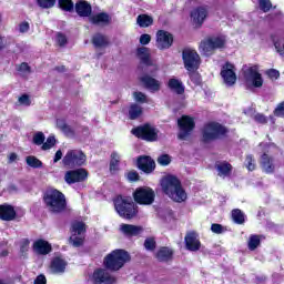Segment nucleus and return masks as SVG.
I'll return each mask as SVG.
<instances>
[{
    "mask_svg": "<svg viewBox=\"0 0 284 284\" xmlns=\"http://www.w3.org/2000/svg\"><path fill=\"white\" fill-rule=\"evenodd\" d=\"M44 207L50 214H63L68 210L65 194L57 189H49L42 194Z\"/></svg>",
    "mask_w": 284,
    "mask_h": 284,
    "instance_id": "nucleus-1",
    "label": "nucleus"
},
{
    "mask_svg": "<svg viewBox=\"0 0 284 284\" xmlns=\"http://www.w3.org/2000/svg\"><path fill=\"white\" fill-rule=\"evenodd\" d=\"M162 192L175 201V203H183L187 201V193H185V189H183V184H181V180L175 175H166L161 180Z\"/></svg>",
    "mask_w": 284,
    "mask_h": 284,
    "instance_id": "nucleus-2",
    "label": "nucleus"
},
{
    "mask_svg": "<svg viewBox=\"0 0 284 284\" xmlns=\"http://www.w3.org/2000/svg\"><path fill=\"white\" fill-rule=\"evenodd\" d=\"M230 134V129L227 126L216 122L211 121L203 125L201 129V143L207 145L214 143V141H223L227 139Z\"/></svg>",
    "mask_w": 284,
    "mask_h": 284,
    "instance_id": "nucleus-3",
    "label": "nucleus"
},
{
    "mask_svg": "<svg viewBox=\"0 0 284 284\" xmlns=\"http://www.w3.org/2000/svg\"><path fill=\"white\" fill-rule=\"evenodd\" d=\"M113 204L115 211L118 212L119 216H121V219H126L128 221H130L136 217V215L139 214V206L130 196L118 195L113 200Z\"/></svg>",
    "mask_w": 284,
    "mask_h": 284,
    "instance_id": "nucleus-4",
    "label": "nucleus"
},
{
    "mask_svg": "<svg viewBox=\"0 0 284 284\" xmlns=\"http://www.w3.org/2000/svg\"><path fill=\"white\" fill-rule=\"evenodd\" d=\"M131 261L132 256L128 251L118 248L104 257L103 264L105 270H109L110 272H119V270H121L125 263H130Z\"/></svg>",
    "mask_w": 284,
    "mask_h": 284,
    "instance_id": "nucleus-5",
    "label": "nucleus"
},
{
    "mask_svg": "<svg viewBox=\"0 0 284 284\" xmlns=\"http://www.w3.org/2000/svg\"><path fill=\"white\" fill-rule=\"evenodd\" d=\"M131 134L146 143H154L159 141V129L151 123L140 124L131 130Z\"/></svg>",
    "mask_w": 284,
    "mask_h": 284,
    "instance_id": "nucleus-6",
    "label": "nucleus"
},
{
    "mask_svg": "<svg viewBox=\"0 0 284 284\" xmlns=\"http://www.w3.org/2000/svg\"><path fill=\"white\" fill-rule=\"evenodd\" d=\"M88 161V155L81 150H69L62 159L63 168L67 170H77V168H83Z\"/></svg>",
    "mask_w": 284,
    "mask_h": 284,
    "instance_id": "nucleus-7",
    "label": "nucleus"
},
{
    "mask_svg": "<svg viewBox=\"0 0 284 284\" xmlns=\"http://www.w3.org/2000/svg\"><path fill=\"white\" fill-rule=\"evenodd\" d=\"M225 43L226 40L221 36L207 37L201 41L200 50L205 54V57H212L215 50H222V48H225Z\"/></svg>",
    "mask_w": 284,
    "mask_h": 284,
    "instance_id": "nucleus-8",
    "label": "nucleus"
},
{
    "mask_svg": "<svg viewBox=\"0 0 284 284\" xmlns=\"http://www.w3.org/2000/svg\"><path fill=\"white\" fill-rule=\"evenodd\" d=\"M178 139L180 141H186L187 136H192V132L196 129V122L191 115H182L178 119Z\"/></svg>",
    "mask_w": 284,
    "mask_h": 284,
    "instance_id": "nucleus-9",
    "label": "nucleus"
},
{
    "mask_svg": "<svg viewBox=\"0 0 284 284\" xmlns=\"http://www.w3.org/2000/svg\"><path fill=\"white\" fill-rule=\"evenodd\" d=\"M155 199L156 193L150 186H139L133 192V200L138 205H152Z\"/></svg>",
    "mask_w": 284,
    "mask_h": 284,
    "instance_id": "nucleus-10",
    "label": "nucleus"
},
{
    "mask_svg": "<svg viewBox=\"0 0 284 284\" xmlns=\"http://www.w3.org/2000/svg\"><path fill=\"white\" fill-rule=\"evenodd\" d=\"M182 60L185 70H199L201 68V55L193 49H183Z\"/></svg>",
    "mask_w": 284,
    "mask_h": 284,
    "instance_id": "nucleus-11",
    "label": "nucleus"
},
{
    "mask_svg": "<svg viewBox=\"0 0 284 284\" xmlns=\"http://www.w3.org/2000/svg\"><path fill=\"white\" fill-rule=\"evenodd\" d=\"M159 69L156 67H153L152 69H145L146 74L142 75L140 78V82L142 85L150 90V92H159L161 90V82L153 77L156 74V71Z\"/></svg>",
    "mask_w": 284,
    "mask_h": 284,
    "instance_id": "nucleus-12",
    "label": "nucleus"
},
{
    "mask_svg": "<svg viewBox=\"0 0 284 284\" xmlns=\"http://www.w3.org/2000/svg\"><path fill=\"white\" fill-rule=\"evenodd\" d=\"M88 176L90 173L79 166L77 169H70L64 173V181L68 185H74V183H83V181H88Z\"/></svg>",
    "mask_w": 284,
    "mask_h": 284,
    "instance_id": "nucleus-13",
    "label": "nucleus"
},
{
    "mask_svg": "<svg viewBox=\"0 0 284 284\" xmlns=\"http://www.w3.org/2000/svg\"><path fill=\"white\" fill-rule=\"evenodd\" d=\"M135 165L144 174H152L156 170V162L150 155H139Z\"/></svg>",
    "mask_w": 284,
    "mask_h": 284,
    "instance_id": "nucleus-14",
    "label": "nucleus"
},
{
    "mask_svg": "<svg viewBox=\"0 0 284 284\" xmlns=\"http://www.w3.org/2000/svg\"><path fill=\"white\" fill-rule=\"evenodd\" d=\"M245 81H251L253 88H263V75L258 72V65L250 67L243 71Z\"/></svg>",
    "mask_w": 284,
    "mask_h": 284,
    "instance_id": "nucleus-15",
    "label": "nucleus"
},
{
    "mask_svg": "<svg viewBox=\"0 0 284 284\" xmlns=\"http://www.w3.org/2000/svg\"><path fill=\"white\" fill-rule=\"evenodd\" d=\"M172 45H174V34L165 30H158L156 32L158 50H170Z\"/></svg>",
    "mask_w": 284,
    "mask_h": 284,
    "instance_id": "nucleus-16",
    "label": "nucleus"
},
{
    "mask_svg": "<svg viewBox=\"0 0 284 284\" xmlns=\"http://www.w3.org/2000/svg\"><path fill=\"white\" fill-rule=\"evenodd\" d=\"M221 77L229 88L236 84V72L234 71V64L226 62L221 70Z\"/></svg>",
    "mask_w": 284,
    "mask_h": 284,
    "instance_id": "nucleus-17",
    "label": "nucleus"
},
{
    "mask_svg": "<svg viewBox=\"0 0 284 284\" xmlns=\"http://www.w3.org/2000/svg\"><path fill=\"white\" fill-rule=\"evenodd\" d=\"M93 283L94 284H114L116 283V277L112 276L104 268H97L93 272Z\"/></svg>",
    "mask_w": 284,
    "mask_h": 284,
    "instance_id": "nucleus-18",
    "label": "nucleus"
},
{
    "mask_svg": "<svg viewBox=\"0 0 284 284\" xmlns=\"http://www.w3.org/2000/svg\"><path fill=\"white\" fill-rule=\"evenodd\" d=\"M207 6H200L194 8L191 11V19H193V23H195V26L197 28H201V26H203V23H205V20L207 19Z\"/></svg>",
    "mask_w": 284,
    "mask_h": 284,
    "instance_id": "nucleus-19",
    "label": "nucleus"
},
{
    "mask_svg": "<svg viewBox=\"0 0 284 284\" xmlns=\"http://www.w3.org/2000/svg\"><path fill=\"white\" fill-rule=\"evenodd\" d=\"M158 263H170L174 261V250L169 246H160L154 253Z\"/></svg>",
    "mask_w": 284,
    "mask_h": 284,
    "instance_id": "nucleus-20",
    "label": "nucleus"
},
{
    "mask_svg": "<svg viewBox=\"0 0 284 284\" xmlns=\"http://www.w3.org/2000/svg\"><path fill=\"white\" fill-rule=\"evenodd\" d=\"M184 243L189 252H199L201 250V240H199V234L194 231L186 233Z\"/></svg>",
    "mask_w": 284,
    "mask_h": 284,
    "instance_id": "nucleus-21",
    "label": "nucleus"
},
{
    "mask_svg": "<svg viewBox=\"0 0 284 284\" xmlns=\"http://www.w3.org/2000/svg\"><path fill=\"white\" fill-rule=\"evenodd\" d=\"M73 10H75L78 17H82L83 19L91 17L92 14V4L85 0H78L74 4Z\"/></svg>",
    "mask_w": 284,
    "mask_h": 284,
    "instance_id": "nucleus-22",
    "label": "nucleus"
},
{
    "mask_svg": "<svg viewBox=\"0 0 284 284\" xmlns=\"http://www.w3.org/2000/svg\"><path fill=\"white\" fill-rule=\"evenodd\" d=\"M89 22L92 26H110L112 23V17L108 12H99L89 17Z\"/></svg>",
    "mask_w": 284,
    "mask_h": 284,
    "instance_id": "nucleus-23",
    "label": "nucleus"
},
{
    "mask_svg": "<svg viewBox=\"0 0 284 284\" xmlns=\"http://www.w3.org/2000/svg\"><path fill=\"white\" fill-rule=\"evenodd\" d=\"M33 251L40 256H47L52 252V244L43 239H39L33 243Z\"/></svg>",
    "mask_w": 284,
    "mask_h": 284,
    "instance_id": "nucleus-24",
    "label": "nucleus"
},
{
    "mask_svg": "<svg viewBox=\"0 0 284 284\" xmlns=\"http://www.w3.org/2000/svg\"><path fill=\"white\" fill-rule=\"evenodd\" d=\"M260 165L265 174H274L276 171V165H274V158L267 153L262 154Z\"/></svg>",
    "mask_w": 284,
    "mask_h": 284,
    "instance_id": "nucleus-25",
    "label": "nucleus"
},
{
    "mask_svg": "<svg viewBox=\"0 0 284 284\" xmlns=\"http://www.w3.org/2000/svg\"><path fill=\"white\" fill-rule=\"evenodd\" d=\"M17 219V211L11 204H0V221H14Z\"/></svg>",
    "mask_w": 284,
    "mask_h": 284,
    "instance_id": "nucleus-26",
    "label": "nucleus"
},
{
    "mask_svg": "<svg viewBox=\"0 0 284 284\" xmlns=\"http://www.w3.org/2000/svg\"><path fill=\"white\" fill-rule=\"evenodd\" d=\"M215 170L217 172V176H223V179H225L226 176L232 175L233 166L227 161H217L215 163Z\"/></svg>",
    "mask_w": 284,
    "mask_h": 284,
    "instance_id": "nucleus-27",
    "label": "nucleus"
},
{
    "mask_svg": "<svg viewBox=\"0 0 284 284\" xmlns=\"http://www.w3.org/2000/svg\"><path fill=\"white\" fill-rule=\"evenodd\" d=\"M168 88L171 92H174L178 95L185 94V85H183V82L176 78L169 79Z\"/></svg>",
    "mask_w": 284,
    "mask_h": 284,
    "instance_id": "nucleus-28",
    "label": "nucleus"
},
{
    "mask_svg": "<svg viewBox=\"0 0 284 284\" xmlns=\"http://www.w3.org/2000/svg\"><path fill=\"white\" fill-rule=\"evenodd\" d=\"M65 267H68V262L60 256L53 257L51 261L50 268L54 274H63V272H65Z\"/></svg>",
    "mask_w": 284,
    "mask_h": 284,
    "instance_id": "nucleus-29",
    "label": "nucleus"
},
{
    "mask_svg": "<svg viewBox=\"0 0 284 284\" xmlns=\"http://www.w3.org/2000/svg\"><path fill=\"white\" fill-rule=\"evenodd\" d=\"M136 52L141 63L146 65V68H152V65H154L152 63V58L150 57V49L146 47H140L138 48Z\"/></svg>",
    "mask_w": 284,
    "mask_h": 284,
    "instance_id": "nucleus-30",
    "label": "nucleus"
},
{
    "mask_svg": "<svg viewBox=\"0 0 284 284\" xmlns=\"http://www.w3.org/2000/svg\"><path fill=\"white\" fill-rule=\"evenodd\" d=\"M120 230L125 236H139L143 232L142 226H136L134 224H121Z\"/></svg>",
    "mask_w": 284,
    "mask_h": 284,
    "instance_id": "nucleus-31",
    "label": "nucleus"
},
{
    "mask_svg": "<svg viewBox=\"0 0 284 284\" xmlns=\"http://www.w3.org/2000/svg\"><path fill=\"white\" fill-rule=\"evenodd\" d=\"M119 170H121V155H119L116 152H112L109 163V171L111 174H116Z\"/></svg>",
    "mask_w": 284,
    "mask_h": 284,
    "instance_id": "nucleus-32",
    "label": "nucleus"
},
{
    "mask_svg": "<svg viewBox=\"0 0 284 284\" xmlns=\"http://www.w3.org/2000/svg\"><path fill=\"white\" fill-rule=\"evenodd\" d=\"M91 43L94 48H108L110 40L102 33H95L91 39Z\"/></svg>",
    "mask_w": 284,
    "mask_h": 284,
    "instance_id": "nucleus-33",
    "label": "nucleus"
},
{
    "mask_svg": "<svg viewBox=\"0 0 284 284\" xmlns=\"http://www.w3.org/2000/svg\"><path fill=\"white\" fill-rule=\"evenodd\" d=\"M136 23L140 28H150V26H154V18L146 13H142L138 16Z\"/></svg>",
    "mask_w": 284,
    "mask_h": 284,
    "instance_id": "nucleus-34",
    "label": "nucleus"
},
{
    "mask_svg": "<svg viewBox=\"0 0 284 284\" xmlns=\"http://www.w3.org/2000/svg\"><path fill=\"white\" fill-rule=\"evenodd\" d=\"M141 114H143V108L136 103H132L129 108V119L131 121H136Z\"/></svg>",
    "mask_w": 284,
    "mask_h": 284,
    "instance_id": "nucleus-35",
    "label": "nucleus"
},
{
    "mask_svg": "<svg viewBox=\"0 0 284 284\" xmlns=\"http://www.w3.org/2000/svg\"><path fill=\"white\" fill-rule=\"evenodd\" d=\"M232 221L236 225H243L245 223V214L241 209H233L231 212Z\"/></svg>",
    "mask_w": 284,
    "mask_h": 284,
    "instance_id": "nucleus-36",
    "label": "nucleus"
},
{
    "mask_svg": "<svg viewBox=\"0 0 284 284\" xmlns=\"http://www.w3.org/2000/svg\"><path fill=\"white\" fill-rule=\"evenodd\" d=\"M261 246V235L252 234L248 237L247 242V248L251 252H254V250H257Z\"/></svg>",
    "mask_w": 284,
    "mask_h": 284,
    "instance_id": "nucleus-37",
    "label": "nucleus"
},
{
    "mask_svg": "<svg viewBox=\"0 0 284 284\" xmlns=\"http://www.w3.org/2000/svg\"><path fill=\"white\" fill-rule=\"evenodd\" d=\"M58 6L63 12H74V1L72 0H58Z\"/></svg>",
    "mask_w": 284,
    "mask_h": 284,
    "instance_id": "nucleus-38",
    "label": "nucleus"
},
{
    "mask_svg": "<svg viewBox=\"0 0 284 284\" xmlns=\"http://www.w3.org/2000/svg\"><path fill=\"white\" fill-rule=\"evenodd\" d=\"M26 161L27 165H29V168H33V170H39L40 168H43V162H41V160H39L34 155L27 156Z\"/></svg>",
    "mask_w": 284,
    "mask_h": 284,
    "instance_id": "nucleus-39",
    "label": "nucleus"
},
{
    "mask_svg": "<svg viewBox=\"0 0 284 284\" xmlns=\"http://www.w3.org/2000/svg\"><path fill=\"white\" fill-rule=\"evenodd\" d=\"M71 232H72V234L81 236V234H84V232H85V223H83V222H74L71 225Z\"/></svg>",
    "mask_w": 284,
    "mask_h": 284,
    "instance_id": "nucleus-40",
    "label": "nucleus"
},
{
    "mask_svg": "<svg viewBox=\"0 0 284 284\" xmlns=\"http://www.w3.org/2000/svg\"><path fill=\"white\" fill-rule=\"evenodd\" d=\"M57 126L64 134H74V130H72V126H70V124H68L65 120H57Z\"/></svg>",
    "mask_w": 284,
    "mask_h": 284,
    "instance_id": "nucleus-41",
    "label": "nucleus"
},
{
    "mask_svg": "<svg viewBox=\"0 0 284 284\" xmlns=\"http://www.w3.org/2000/svg\"><path fill=\"white\" fill-rule=\"evenodd\" d=\"M189 79L194 83V85H201V73L199 70H186Z\"/></svg>",
    "mask_w": 284,
    "mask_h": 284,
    "instance_id": "nucleus-42",
    "label": "nucleus"
},
{
    "mask_svg": "<svg viewBox=\"0 0 284 284\" xmlns=\"http://www.w3.org/2000/svg\"><path fill=\"white\" fill-rule=\"evenodd\" d=\"M69 241L73 245V247H82L83 243H85V237L72 234Z\"/></svg>",
    "mask_w": 284,
    "mask_h": 284,
    "instance_id": "nucleus-43",
    "label": "nucleus"
},
{
    "mask_svg": "<svg viewBox=\"0 0 284 284\" xmlns=\"http://www.w3.org/2000/svg\"><path fill=\"white\" fill-rule=\"evenodd\" d=\"M143 245L146 252H154L156 250V240L154 237H146Z\"/></svg>",
    "mask_w": 284,
    "mask_h": 284,
    "instance_id": "nucleus-44",
    "label": "nucleus"
},
{
    "mask_svg": "<svg viewBox=\"0 0 284 284\" xmlns=\"http://www.w3.org/2000/svg\"><path fill=\"white\" fill-rule=\"evenodd\" d=\"M37 4L42 10H50V8L57 6V0H37Z\"/></svg>",
    "mask_w": 284,
    "mask_h": 284,
    "instance_id": "nucleus-45",
    "label": "nucleus"
},
{
    "mask_svg": "<svg viewBox=\"0 0 284 284\" xmlns=\"http://www.w3.org/2000/svg\"><path fill=\"white\" fill-rule=\"evenodd\" d=\"M57 145V138L54 135H49L47 141L42 144L41 150H52Z\"/></svg>",
    "mask_w": 284,
    "mask_h": 284,
    "instance_id": "nucleus-46",
    "label": "nucleus"
},
{
    "mask_svg": "<svg viewBox=\"0 0 284 284\" xmlns=\"http://www.w3.org/2000/svg\"><path fill=\"white\" fill-rule=\"evenodd\" d=\"M245 165L248 172H254V170H256V160H254V155L252 154L246 155Z\"/></svg>",
    "mask_w": 284,
    "mask_h": 284,
    "instance_id": "nucleus-47",
    "label": "nucleus"
},
{
    "mask_svg": "<svg viewBox=\"0 0 284 284\" xmlns=\"http://www.w3.org/2000/svg\"><path fill=\"white\" fill-rule=\"evenodd\" d=\"M258 8L262 12H270L272 10V1L271 0H257Z\"/></svg>",
    "mask_w": 284,
    "mask_h": 284,
    "instance_id": "nucleus-48",
    "label": "nucleus"
},
{
    "mask_svg": "<svg viewBox=\"0 0 284 284\" xmlns=\"http://www.w3.org/2000/svg\"><path fill=\"white\" fill-rule=\"evenodd\" d=\"M55 41L59 48H64V45H68V37H65V33L63 32H58L55 34Z\"/></svg>",
    "mask_w": 284,
    "mask_h": 284,
    "instance_id": "nucleus-49",
    "label": "nucleus"
},
{
    "mask_svg": "<svg viewBox=\"0 0 284 284\" xmlns=\"http://www.w3.org/2000/svg\"><path fill=\"white\" fill-rule=\"evenodd\" d=\"M126 181H129L130 183H136L141 181V175L135 170L129 171L126 173Z\"/></svg>",
    "mask_w": 284,
    "mask_h": 284,
    "instance_id": "nucleus-50",
    "label": "nucleus"
},
{
    "mask_svg": "<svg viewBox=\"0 0 284 284\" xmlns=\"http://www.w3.org/2000/svg\"><path fill=\"white\" fill-rule=\"evenodd\" d=\"M158 163L159 165H162L163 168L170 165V163H172V158L170 156V154H161L158 158Z\"/></svg>",
    "mask_w": 284,
    "mask_h": 284,
    "instance_id": "nucleus-51",
    "label": "nucleus"
},
{
    "mask_svg": "<svg viewBox=\"0 0 284 284\" xmlns=\"http://www.w3.org/2000/svg\"><path fill=\"white\" fill-rule=\"evenodd\" d=\"M265 74L268 77V79H271V81L281 79V72L276 69H268L266 70Z\"/></svg>",
    "mask_w": 284,
    "mask_h": 284,
    "instance_id": "nucleus-52",
    "label": "nucleus"
},
{
    "mask_svg": "<svg viewBox=\"0 0 284 284\" xmlns=\"http://www.w3.org/2000/svg\"><path fill=\"white\" fill-rule=\"evenodd\" d=\"M33 143L34 145H43L45 143V134L43 132H37L33 135Z\"/></svg>",
    "mask_w": 284,
    "mask_h": 284,
    "instance_id": "nucleus-53",
    "label": "nucleus"
},
{
    "mask_svg": "<svg viewBox=\"0 0 284 284\" xmlns=\"http://www.w3.org/2000/svg\"><path fill=\"white\" fill-rule=\"evenodd\" d=\"M133 98L138 103H148V95L141 91L133 92Z\"/></svg>",
    "mask_w": 284,
    "mask_h": 284,
    "instance_id": "nucleus-54",
    "label": "nucleus"
},
{
    "mask_svg": "<svg viewBox=\"0 0 284 284\" xmlns=\"http://www.w3.org/2000/svg\"><path fill=\"white\" fill-rule=\"evenodd\" d=\"M274 116L284 119V101L280 102L273 111Z\"/></svg>",
    "mask_w": 284,
    "mask_h": 284,
    "instance_id": "nucleus-55",
    "label": "nucleus"
},
{
    "mask_svg": "<svg viewBox=\"0 0 284 284\" xmlns=\"http://www.w3.org/2000/svg\"><path fill=\"white\" fill-rule=\"evenodd\" d=\"M18 101L20 105H26L27 108H29V105H32V100H30V95L28 93H23Z\"/></svg>",
    "mask_w": 284,
    "mask_h": 284,
    "instance_id": "nucleus-56",
    "label": "nucleus"
},
{
    "mask_svg": "<svg viewBox=\"0 0 284 284\" xmlns=\"http://www.w3.org/2000/svg\"><path fill=\"white\" fill-rule=\"evenodd\" d=\"M253 119L255 123H260L261 125H265L267 123V116L263 113H256Z\"/></svg>",
    "mask_w": 284,
    "mask_h": 284,
    "instance_id": "nucleus-57",
    "label": "nucleus"
},
{
    "mask_svg": "<svg viewBox=\"0 0 284 284\" xmlns=\"http://www.w3.org/2000/svg\"><path fill=\"white\" fill-rule=\"evenodd\" d=\"M17 71L23 73L27 72L28 74H30V72H32V68L30 67V64H28V62H22L18 65Z\"/></svg>",
    "mask_w": 284,
    "mask_h": 284,
    "instance_id": "nucleus-58",
    "label": "nucleus"
},
{
    "mask_svg": "<svg viewBox=\"0 0 284 284\" xmlns=\"http://www.w3.org/2000/svg\"><path fill=\"white\" fill-rule=\"evenodd\" d=\"M211 232H213V234H223V232H225V227L219 223H213L211 225Z\"/></svg>",
    "mask_w": 284,
    "mask_h": 284,
    "instance_id": "nucleus-59",
    "label": "nucleus"
},
{
    "mask_svg": "<svg viewBox=\"0 0 284 284\" xmlns=\"http://www.w3.org/2000/svg\"><path fill=\"white\" fill-rule=\"evenodd\" d=\"M30 31V22L23 21L19 23V32L21 34H26V32Z\"/></svg>",
    "mask_w": 284,
    "mask_h": 284,
    "instance_id": "nucleus-60",
    "label": "nucleus"
},
{
    "mask_svg": "<svg viewBox=\"0 0 284 284\" xmlns=\"http://www.w3.org/2000/svg\"><path fill=\"white\" fill-rule=\"evenodd\" d=\"M150 41H152V36L148 34V33H143L140 37V43L141 45H148L150 43Z\"/></svg>",
    "mask_w": 284,
    "mask_h": 284,
    "instance_id": "nucleus-61",
    "label": "nucleus"
},
{
    "mask_svg": "<svg viewBox=\"0 0 284 284\" xmlns=\"http://www.w3.org/2000/svg\"><path fill=\"white\" fill-rule=\"evenodd\" d=\"M33 284H48V278H45V275L40 274L36 277Z\"/></svg>",
    "mask_w": 284,
    "mask_h": 284,
    "instance_id": "nucleus-62",
    "label": "nucleus"
},
{
    "mask_svg": "<svg viewBox=\"0 0 284 284\" xmlns=\"http://www.w3.org/2000/svg\"><path fill=\"white\" fill-rule=\"evenodd\" d=\"M61 159H63V152L61 150H58L55 152L53 163H59V161H61Z\"/></svg>",
    "mask_w": 284,
    "mask_h": 284,
    "instance_id": "nucleus-63",
    "label": "nucleus"
},
{
    "mask_svg": "<svg viewBox=\"0 0 284 284\" xmlns=\"http://www.w3.org/2000/svg\"><path fill=\"white\" fill-rule=\"evenodd\" d=\"M18 159L17 153H10L9 154V163H14V161Z\"/></svg>",
    "mask_w": 284,
    "mask_h": 284,
    "instance_id": "nucleus-64",
    "label": "nucleus"
}]
</instances>
